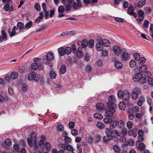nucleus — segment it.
<instances>
[{"mask_svg": "<svg viewBox=\"0 0 153 153\" xmlns=\"http://www.w3.org/2000/svg\"><path fill=\"white\" fill-rule=\"evenodd\" d=\"M65 54L69 55L72 52V49L71 47H67L65 48Z\"/></svg>", "mask_w": 153, "mask_h": 153, "instance_id": "33", "label": "nucleus"}, {"mask_svg": "<svg viewBox=\"0 0 153 153\" xmlns=\"http://www.w3.org/2000/svg\"><path fill=\"white\" fill-rule=\"evenodd\" d=\"M34 63H36L39 67V69L42 70L43 69V67L42 64V59L39 58H36L34 59Z\"/></svg>", "mask_w": 153, "mask_h": 153, "instance_id": "10", "label": "nucleus"}, {"mask_svg": "<svg viewBox=\"0 0 153 153\" xmlns=\"http://www.w3.org/2000/svg\"><path fill=\"white\" fill-rule=\"evenodd\" d=\"M145 147L146 145L143 143H141L139 145L138 149L140 151L143 150L145 149Z\"/></svg>", "mask_w": 153, "mask_h": 153, "instance_id": "42", "label": "nucleus"}, {"mask_svg": "<svg viewBox=\"0 0 153 153\" xmlns=\"http://www.w3.org/2000/svg\"><path fill=\"white\" fill-rule=\"evenodd\" d=\"M122 53H123V54L121 57V61L123 62H124L128 60L130 57V55L126 52L125 49H124Z\"/></svg>", "mask_w": 153, "mask_h": 153, "instance_id": "7", "label": "nucleus"}, {"mask_svg": "<svg viewBox=\"0 0 153 153\" xmlns=\"http://www.w3.org/2000/svg\"><path fill=\"white\" fill-rule=\"evenodd\" d=\"M45 147L46 150L47 151H49L51 148V146L50 143L48 142L45 143Z\"/></svg>", "mask_w": 153, "mask_h": 153, "instance_id": "35", "label": "nucleus"}, {"mask_svg": "<svg viewBox=\"0 0 153 153\" xmlns=\"http://www.w3.org/2000/svg\"><path fill=\"white\" fill-rule=\"evenodd\" d=\"M105 108L106 111L105 113V116L106 117H111L115 111V108H117L116 104H113V105H108Z\"/></svg>", "mask_w": 153, "mask_h": 153, "instance_id": "2", "label": "nucleus"}, {"mask_svg": "<svg viewBox=\"0 0 153 153\" xmlns=\"http://www.w3.org/2000/svg\"><path fill=\"white\" fill-rule=\"evenodd\" d=\"M71 133L73 135L76 136L78 134V131L76 129H72L71 131Z\"/></svg>", "mask_w": 153, "mask_h": 153, "instance_id": "57", "label": "nucleus"}, {"mask_svg": "<svg viewBox=\"0 0 153 153\" xmlns=\"http://www.w3.org/2000/svg\"><path fill=\"white\" fill-rule=\"evenodd\" d=\"M32 69L34 70H37L38 69H39V67L36 65V63H33L31 65Z\"/></svg>", "mask_w": 153, "mask_h": 153, "instance_id": "46", "label": "nucleus"}, {"mask_svg": "<svg viewBox=\"0 0 153 153\" xmlns=\"http://www.w3.org/2000/svg\"><path fill=\"white\" fill-rule=\"evenodd\" d=\"M76 2L73 3V8L74 9L77 10L79 8L82 7V4L81 0H76Z\"/></svg>", "mask_w": 153, "mask_h": 153, "instance_id": "9", "label": "nucleus"}, {"mask_svg": "<svg viewBox=\"0 0 153 153\" xmlns=\"http://www.w3.org/2000/svg\"><path fill=\"white\" fill-rule=\"evenodd\" d=\"M5 143L8 146H10L11 145V140L8 138L7 139L5 140Z\"/></svg>", "mask_w": 153, "mask_h": 153, "instance_id": "62", "label": "nucleus"}, {"mask_svg": "<svg viewBox=\"0 0 153 153\" xmlns=\"http://www.w3.org/2000/svg\"><path fill=\"white\" fill-rule=\"evenodd\" d=\"M97 43L96 45V48L97 51H100L103 49V45L102 42V38L100 36H97L96 37Z\"/></svg>", "mask_w": 153, "mask_h": 153, "instance_id": "5", "label": "nucleus"}, {"mask_svg": "<svg viewBox=\"0 0 153 153\" xmlns=\"http://www.w3.org/2000/svg\"><path fill=\"white\" fill-rule=\"evenodd\" d=\"M125 125V122L123 120H117V128L119 129H123Z\"/></svg>", "mask_w": 153, "mask_h": 153, "instance_id": "16", "label": "nucleus"}, {"mask_svg": "<svg viewBox=\"0 0 153 153\" xmlns=\"http://www.w3.org/2000/svg\"><path fill=\"white\" fill-rule=\"evenodd\" d=\"M136 62L134 60H131L129 62V65L131 68H133L136 65Z\"/></svg>", "mask_w": 153, "mask_h": 153, "instance_id": "55", "label": "nucleus"}, {"mask_svg": "<svg viewBox=\"0 0 153 153\" xmlns=\"http://www.w3.org/2000/svg\"><path fill=\"white\" fill-rule=\"evenodd\" d=\"M115 68L119 69H121L123 68V65L119 61H116L114 63Z\"/></svg>", "mask_w": 153, "mask_h": 153, "instance_id": "24", "label": "nucleus"}, {"mask_svg": "<svg viewBox=\"0 0 153 153\" xmlns=\"http://www.w3.org/2000/svg\"><path fill=\"white\" fill-rule=\"evenodd\" d=\"M17 26L18 28L20 29H23L24 27V24L21 22H18L17 24Z\"/></svg>", "mask_w": 153, "mask_h": 153, "instance_id": "58", "label": "nucleus"}, {"mask_svg": "<svg viewBox=\"0 0 153 153\" xmlns=\"http://www.w3.org/2000/svg\"><path fill=\"white\" fill-rule=\"evenodd\" d=\"M41 139L38 142V143H37L36 139H32L31 138H29L27 139V141L28 145L30 147H32L33 146V144L32 142V140H33L34 146L33 148L36 151L41 149L42 150V146L44 145V142L45 141L46 138L45 136L42 135L41 137Z\"/></svg>", "mask_w": 153, "mask_h": 153, "instance_id": "1", "label": "nucleus"}, {"mask_svg": "<svg viewBox=\"0 0 153 153\" xmlns=\"http://www.w3.org/2000/svg\"><path fill=\"white\" fill-rule=\"evenodd\" d=\"M147 69V65H141L139 68L138 70L141 73L144 72Z\"/></svg>", "mask_w": 153, "mask_h": 153, "instance_id": "19", "label": "nucleus"}, {"mask_svg": "<svg viewBox=\"0 0 153 153\" xmlns=\"http://www.w3.org/2000/svg\"><path fill=\"white\" fill-rule=\"evenodd\" d=\"M147 81V79L145 77L142 76L138 81H139L140 83L143 84L146 82Z\"/></svg>", "mask_w": 153, "mask_h": 153, "instance_id": "44", "label": "nucleus"}, {"mask_svg": "<svg viewBox=\"0 0 153 153\" xmlns=\"http://www.w3.org/2000/svg\"><path fill=\"white\" fill-rule=\"evenodd\" d=\"M76 148L78 150L77 151V153H82V149L80 147V145L79 144H78L77 145Z\"/></svg>", "mask_w": 153, "mask_h": 153, "instance_id": "60", "label": "nucleus"}, {"mask_svg": "<svg viewBox=\"0 0 153 153\" xmlns=\"http://www.w3.org/2000/svg\"><path fill=\"white\" fill-rule=\"evenodd\" d=\"M127 132V129L126 128H123L120 132V135H121L123 137L125 136Z\"/></svg>", "mask_w": 153, "mask_h": 153, "instance_id": "38", "label": "nucleus"}, {"mask_svg": "<svg viewBox=\"0 0 153 153\" xmlns=\"http://www.w3.org/2000/svg\"><path fill=\"white\" fill-rule=\"evenodd\" d=\"M83 56V53L82 52V49L81 48L79 47L78 48L77 51L76 52V56L78 58L80 59H81Z\"/></svg>", "mask_w": 153, "mask_h": 153, "instance_id": "18", "label": "nucleus"}, {"mask_svg": "<svg viewBox=\"0 0 153 153\" xmlns=\"http://www.w3.org/2000/svg\"><path fill=\"white\" fill-rule=\"evenodd\" d=\"M138 14L140 21H138V22L140 23V22L143 21L144 19V13L143 10H139L138 11Z\"/></svg>", "mask_w": 153, "mask_h": 153, "instance_id": "11", "label": "nucleus"}, {"mask_svg": "<svg viewBox=\"0 0 153 153\" xmlns=\"http://www.w3.org/2000/svg\"><path fill=\"white\" fill-rule=\"evenodd\" d=\"M8 99V97L7 96H5L4 97L2 95H0V102H3L4 100H7Z\"/></svg>", "mask_w": 153, "mask_h": 153, "instance_id": "51", "label": "nucleus"}, {"mask_svg": "<svg viewBox=\"0 0 153 153\" xmlns=\"http://www.w3.org/2000/svg\"><path fill=\"white\" fill-rule=\"evenodd\" d=\"M32 25V22L31 21H30L27 22L25 25L23 29H26L27 30Z\"/></svg>", "mask_w": 153, "mask_h": 153, "instance_id": "36", "label": "nucleus"}, {"mask_svg": "<svg viewBox=\"0 0 153 153\" xmlns=\"http://www.w3.org/2000/svg\"><path fill=\"white\" fill-rule=\"evenodd\" d=\"M103 122L106 124H109L112 121V118L107 117L103 119Z\"/></svg>", "mask_w": 153, "mask_h": 153, "instance_id": "30", "label": "nucleus"}, {"mask_svg": "<svg viewBox=\"0 0 153 153\" xmlns=\"http://www.w3.org/2000/svg\"><path fill=\"white\" fill-rule=\"evenodd\" d=\"M148 82L149 85H153V78L152 77L149 78L148 79Z\"/></svg>", "mask_w": 153, "mask_h": 153, "instance_id": "64", "label": "nucleus"}, {"mask_svg": "<svg viewBox=\"0 0 153 153\" xmlns=\"http://www.w3.org/2000/svg\"><path fill=\"white\" fill-rule=\"evenodd\" d=\"M108 100L109 102L107 103L108 105H113L114 104H116V100L115 97L114 95L109 96Z\"/></svg>", "mask_w": 153, "mask_h": 153, "instance_id": "8", "label": "nucleus"}, {"mask_svg": "<svg viewBox=\"0 0 153 153\" xmlns=\"http://www.w3.org/2000/svg\"><path fill=\"white\" fill-rule=\"evenodd\" d=\"M88 44V42L87 40L83 39L81 45L83 48L86 47Z\"/></svg>", "mask_w": 153, "mask_h": 153, "instance_id": "39", "label": "nucleus"}, {"mask_svg": "<svg viewBox=\"0 0 153 153\" xmlns=\"http://www.w3.org/2000/svg\"><path fill=\"white\" fill-rule=\"evenodd\" d=\"M117 125V120H112V121L110 123V128L111 129H113L115 128Z\"/></svg>", "mask_w": 153, "mask_h": 153, "instance_id": "15", "label": "nucleus"}, {"mask_svg": "<svg viewBox=\"0 0 153 153\" xmlns=\"http://www.w3.org/2000/svg\"><path fill=\"white\" fill-rule=\"evenodd\" d=\"M40 77V75L33 73H31L29 74L28 76V79L29 81L33 80L36 82H39Z\"/></svg>", "mask_w": 153, "mask_h": 153, "instance_id": "4", "label": "nucleus"}, {"mask_svg": "<svg viewBox=\"0 0 153 153\" xmlns=\"http://www.w3.org/2000/svg\"><path fill=\"white\" fill-rule=\"evenodd\" d=\"M18 71L19 72L21 73H24L25 71V68L24 66H21L19 67Z\"/></svg>", "mask_w": 153, "mask_h": 153, "instance_id": "47", "label": "nucleus"}, {"mask_svg": "<svg viewBox=\"0 0 153 153\" xmlns=\"http://www.w3.org/2000/svg\"><path fill=\"white\" fill-rule=\"evenodd\" d=\"M133 56L134 59L136 61H138L140 58V55L137 53H135L134 54Z\"/></svg>", "mask_w": 153, "mask_h": 153, "instance_id": "52", "label": "nucleus"}, {"mask_svg": "<svg viewBox=\"0 0 153 153\" xmlns=\"http://www.w3.org/2000/svg\"><path fill=\"white\" fill-rule=\"evenodd\" d=\"M58 12L59 13H62L65 12L64 7L63 6H60L58 9Z\"/></svg>", "mask_w": 153, "mask_h": 153, "instance_id": "49", "label": "nucleus"}, {"mask_svg": "<svg viewBox=\"0 0 153 153\" xmlns=\"http://www.w3.org/2000/svg\"><path fill=\"white\" fill-rule=\"evenodd\" d=\"M19 145L17 144H14L13 146V151L14 152H16L19 151Z\"/></svg>", "mask_w": 153, "mask_h": 153, "instance_id": "32", "label": "nucleus"}, {"mask_svg": "<svg viewBox=\"0 0 153 153\" xmlns=\"http://www.w3.org/2000/svg\"><path fill=\"white\" fill-rule=\"evenodd\" d=\"M101 139V137L99 134H97L95 137V141L96 142L100 141Z\"/></svg>", "mask_w": 153, "mask_h": 153, "instance_id": "63", "label": "nucleus"}, {"mask_svg": "<svg viewBox=\"0 0 153 153\" xmlns=\"http://www.w3.org/2000/svg\"><path fill=\"white\" fill-rule=\"evenodd\" d=\"M58 52L59 55L61 56H63L65 54V49L63 47H60L58 48Z\"/></svg>", "mask_w": 153, "mask_h": 153, "instance_id": "22", "label": "nucleus"}, {"mask_svg": "<svg viewBox=\"0 0 153 153\" xmlns=\"http://www.w3.org/2000/svg\"><path fill=\"white\" fill-rule=\"evenodd\" d=\"M113 149L116 153H120V149L117 145H115L113 147Z\"/></svg>", "mask_w": 153, "mask_h": 153, "instance_id": "34", "label": "nucleus"}, {"mask_svg": "<svg viewBox=\"0 0 153 153\" xmlns=\"http://www.w3.org/2000/svg\"><path fill=\"white\" fill-rule=\"evenodd\" d=\"M102 42L103 46L105 47H108L110 45V42L108 39H102Z\"/></svg>", "mask_w": 153, "mask_h": 153, "instance_id": "23", "label": "nucleus"}, {"mask_svg": "<svg viewBox=\"0 0 153 153\" xmlns=\"http://www.w3.org/2000/svg\"><path fill=\"white\" fill-rule=\"evenodd\" d=\"M88 47L90 48H93L94 46V42L93 39L90 40L88 42Z\"/></svg>", "mask_w": 153, "mask_h": 153, "instance_id": "50", "label": "nucleus"}, {"mask_svg": "<svg viewBox=\"0 0 153 153\" xmlns=\"http://www.w3.org/2000/svg\"><path fill=\"white\" fill-rule=\"evenodd\" d=\"M142 91L141 89L137 87H135L133 88L131 91V97L134 100L137 99L139 95L142 94Z\"/></svg>", "mask_w": 153, "mask_h": 153, "instance_id": "3", "label": "nucleus"}, {"mask_svg": "<svg viewBox=\"0 0 153 153\" xmlns=\"http://www.w3.org/2000/svg\"><path fill=\"white\" fill-rule=\"evenodd\" d=\"M113 51L115 54L117 56H119L122 53L124 49L121 48L120 46L115 45L113 48Z\"/></svg>", "mask_w": 153, "mask_h": 153, "instance_id": "6", "label": "nucleus"}, {"mask_svg": "<svg viewBox=\"0 0 153 153\" xmlns=\"http://www.w3.org/2000/svg\"><path fill=\"white\" fill-rule=\"evenodd\" d=\"M96 109L98 110H102L104 109L105 106L102 103H98L96 105Z\"/></svg>", "mask_w": 153, "mask_h": 153, "instance_id": "20", "label": "nucleus"}, {"mask_svg": "<svg viewBox=\"0 0 153 153\" xmlns=\"http://www.w3.org/2000/svg\"><path fill=\"white\" fill-rule=\"evenodd\" d=\"M71 4H68V3L65 4V7L66 11H68L71 9Z\"/></svg>", "mask_w": 153, "mask_h": 153, "instance_id": "56", "label": "nucleus"}, {"mask_svg": "<svg viewBox=\"0 0 153 153\" xmlns=\"http://www.w3.org/2000/svg\"><path fill=\"white\" fill-rule=\"evenodd\" d=\"M145 101V98L143 96H141L139 98V100L137 102V105L141 106L143 104V103Z\"/></svg>", "mask_w": 153, "mask_h": 153, "instance_id": "25", "label": "nucleus"}, {"mask_svg": "<svg viewBox=\"0 0 153 153\" xmlns=\"http://www.w3.org/2000/svg\"><path fill=\"white\" fill-rule=\"evenodd\" d=\"M144 75L145 76L149 77L151 76L152 74L149 71H146L144 72Z\"/></svg>", "mask_w": 153, "mask_h": 153, "instance_id": "61", "label": "nucleus"}, {"mask_svg": "<svg viewBox=\"0 0 153 153\" xmlns=\"http://www.w3.org/2000/svg\"><path fill=\"white\" fill-rule=\"evenodd\" d=\"M146 3V0H140L139 2L138 6L139 7H141L144 5Z\"/></svg>", "mask_w": 153, "mask_h": 153, "instance_id": "48", "label": "nucleus"}, {"mask_svg": "<svg viewBox=\"0 0 153 153\" xmlns=\"http://www.w3.org/2000/svg\"><path fill=\"white\" fill-rule=\"evenodd\" d=\"M63 149L64 150L67 149L68 151H71L73 153H75L74 152V149H73V146L71 145L68 144L67 145L65 148L63 147Z\"/></svg>", "mask_w": 153, "mask_h": 153, "instance_id": "21", "label": "nucleus"}, {"mask_svg": "<svg viewBox=\"0 0 153 153\" xmlns=\"http://www.w3.org/2000/svg\"><path fill=\"white\" fill-rule=\"evenodd\" d=\"M54 58V55L53 53L50 52L48 53L46 55V58L47 61H51L53 60Z\"/></svg>", "mask_w": 153, "mask_h": 153, "instance_id": "17", "label": "nucleus"}, {"mask_svg": "<svg viewBox=\"0 0 153 153\" xmlns=\"http://www.w3.org/2000/svg\"><path fill=\"white\" fill-rule=\"evenodd\" d=\"M94 118L99 119H101L103 118V116L102 115L98 113L94 114Z\"/></svg>", "mask_w": 153, "mask_h": 153, "instance_id": "41", "label": "nucleus"}, {"mask_svg": "<svg viewBox=\"0 0 153 153\" xmlns=\"http://www.w3.org/2000/svg\"><path fill=\"white\" fill-rule=\"evenodd\" d=\"M119 107L120 109L122 110H124L126 108V105L123 102H120L119 105Z\"/></svg>", "mask_w": 153, "mask_h": 153, "instance_id": "40", "label": "nucleus"}, {"mask_svg": "<svg viewBox=\"0 0 153 153\" xmlns=\"http://www.w3.org/2000/svg\"><path fill=\"white\" fill-rule=\"evenodd\" d=\"M66 70L65 66L64 65H63L60 68V72L61 74H64L66 72Z\"/></svg>", "mask_w": 153, "mask_h": 153, "instance_id": "37", "label": "nucleus"}, {"mask_svg": "<svg viewBox=\"0 0 153 153\" xmlns=\"http://www.w3.org/2000/svg\"><path fill=\"white\" fill-rule=\"evenodd\" d=\"M56 128L58 131L60 132H62L64 130V126L63 125L58 123L56 127Z\"/></svg>", "mask_w": 153, "mask_h": 153, "instance_id": "26", "label": "nucleus"}, {"mask_svg": "<svg viewBox=\"0 0 153 153\" xmlns=\"http://www.w3.org/2000/svg\"><path fill=\"white\" fill-rule=\"evenodd\" d=\"M49 76L51 79H53L56 78V74L54 72L52 71L50 72Z\"/></svg>", "mask_w": 153, "mask_h": 153, "instance_id": "45", "label": "nucleus"}, {"mask_svg": "<svg viewBox=\"0 0 153 153\" xmlns=\"http://www.w3.org/2000/svg\"><path fill=\"white\" fill-rule=\"evenodd\" d=\"M18 29L15 26H14L13 27V30L11 32L10 36L11 37H13V36H15L16 33V29Z\"/></svg>", "mask_w": 153, "mask_h": 153, "instance_id": "43", "label": "nucleus"}, {"mask_svg": "<svg viewBox=\"0 0 153 153\" xmlns=\"http://www.w3.org/2000/svg\"><path fill=\"white\" fill-rule=\"evenodd\" d=\"M64 140L67 143H70L72 142L71 139L67 136L65 137Z\"/></svg>", "mask_w": 153, "mask_h": 153, "instance_id": "53", "label": "nucleus"}, {"mask_svg": "<svg viewBox=\"0 0 153 153\" xmlns=\"http://www.w3.org/2000/svg\"><path fill=\"white\" fill-rule=\"evenodd\" d=\"M124 94V92L122 90L120 91L117 93L118 97L120 98H122L123 97Z\"/></svg>", "mask_w": 153, "mask_h": 153, "instance_id": "54", "label": "nucleus"}, {"mask_svg": "<svg viewBox=\"0 0 153 153\" xmlns=\"http://www.w3.org/2000/svg\"><path fill=\"white\" fill-rule=\"evenodd\" d=\"M96 126L97 128L100 129H103L105 126L104 124L102 122H98L97 123Z\"/></svg>", "mask_w": 153, "mask_h": 153, "instance_id": "31", "label": "nucleus"}, {"mask_svg": "<svg viewBox=\"0 0 153 153\" xmlns=\"http://www.w3.org/2000/svg\"><path fill=\"white\" fill-rule=\"evenodd\" d=\"M113 138L112 136L110 135H107L106 136L102 138L103 140L105 142H107Z\"/></svg>", "mask_w": 153, "mask_h": 153, "instance_id": "29", "label": "nucleus"}, {"mask_svg": "<svg viewBox=\"0 0 153 153\" xmlns=\"http://www.w3.org/2000/svg\"><path fill=\"white\" fill-rule=\"evenodd\" d=\"M11 3H7L4 6V9L6 11H12L13 9V8H10V4Z\"/></svg>", "mask_w": 153, "mask_h": 153, "instance_id": "27", "label": "nucleus"}, {"mask_svg": "<svg viewBox=\"0 0 153 153\" xmlns=\"http://www.w3.org/2000/svg\"><path fill=\"white\" fill-rule=\"evenodd\" d=\"M35 9L38 11H40L41 10L40 6L38 3H36L34 6Z\"/></svg>", "mask_w": 153, "mask_h": 153, "instance_id": "59", "label": "nucleus"}, {"mask_svg": "<svg viewBox=\"0 0 153 153\" xmlns=\"http://www.w3.org/2000/svg\"><path fill=\"white\" fill-rule=\"evenodd\" d=\"M130 93L128 91H126L124 92L123 100H124L128 102L130 97Z\"/></svg>", "mask_w": 153, "mask_h": 153, "instance_id": "14", "label": "nucleus"}, {"mask_svg": "<svg viewBox=\"0 0 153 153\" xmlns=\"http://www.w3.org/2000/svg\"><path fill=\"white\" fill-rule=\"evenodd\" d=\"M134 11V9L133 6H131L128 9L127 13L129 14L132 15L135 18H136L137 17V14Z\"/></svg>", "mask_w": 153, "mask_h": 153, "instance_id": "12", "label": "nucleus"}, {"mask_svg": "<svg viewBox=\"0 0 153 153\" xmlns=\"http://www.w3.org/2000/svg\"><path fill=\"white\" fill-rule=\"evenodd\" d=\"M18 76V74L16 71H13L11 73L10 75V78L13 79H16Z\"/></svg>", "mask_w": 153, "mask_h": 153, "instance_id": "28", "label": "nucleus"}, {"mask_svg": "<svg viewBox=\"0 0 153 153\" xmlns=\"http://www.w3.org/2000/svg\"><path fill=\"white\" fill-rule=\"evenodd\" d=\"M142 76L143 75L142 73L140 72L137 73L133 76V79L135 82L138 81Z\"/></svg>", "mask_w": 153, "mask_h": 153, "instance_id": "13", "label": "nucleus"}]
</instances>
